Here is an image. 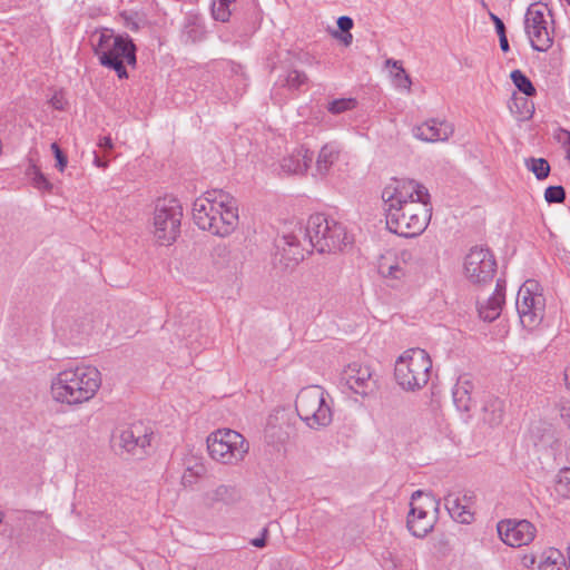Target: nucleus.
<instances>
[{
  "label": "nucleus",
  "instance_id": "1",
  "mask_svg": "<svg viewBox=\"0 0 570 570\" xmlns=\"http://www.w3.org/2000/svg\"><path fill=\"white\" fill-rule=\"evenodd\" d=\"M386 227L410 238L422 234L431 219L430 194L413 179L392 178L382 191Z\"/></svg>",
  "mask_w": 570,
  "mask_h": 570
},
{
  "label": "nucleus",
  "instance_id": "2",
  "mask_svg": "<svg viewBox=\"0 0 570 570\" xmlns=\"http://www.w3.org/2000/svg\"><path fill=\"white\" fill-rule=\"evenodd\" d=\"M193 219L202 230L229 236L238 225L237 200L223 189L207 190L194 202Z\"/></svg>",
  "mask_w": 570,
  "mask_h": 570
},
{
  "label": "nucleus",
  "instance_id": "3",
  "mask_svg": "<svg viewBox=\"0 0 570 570\" xmlns=\"http://www.w3.org/2000/svg\"><path fill=\"white\" fill-rule=\"evenodd\" d=\"M95 56L102 67L114 70L119 79H127L126 65L137 63V48L127 33H116L110 28L95 30L90 37Z\"/></svg>",
  "mask_w": 570,
  "mask_h": 570
},
{
  "label": "nucleus",
  "instance_id": "4",
  "mask_svg": "<svg viewBox=\"0 0 570 570\" xmlns=\"http://www.w3.org/2000/svg\"><path fill=\"white\" fill-rule=\"evenodd\" d=\"M100 385L101 375L96 367H69L52 379L51 395L56 402L76 405L92 399Z\"/></svg>",
  "mask_w": 570,
  "mask_h": 570
},
{
  "label": "nucleus",
  "instance_id": "5",
  "mask_svg": "<svg viewBox=\"0 0 570 570\" xmlns=\"http://www.w3.org/2000/svg\"><path fill=\"white\" fill-rule=\"evenodd\" d=\"M304 237L309 246L318 253L342 250L353 240L343 223L324 213L309 216L304 229Z\"/></svg>",
  "mask_w": 570,
  "mask_h": 570
},
{
  "label": "nucleus",
  "instance_id": "6",
  "mask_svg": "<svg viewBox=\"0 0 570 570\" xmlns=\"http://www.w3.org/2000/svg\"><path fill=\"white\" fill-rule=\"evenodd\" d=\"M432 368V360L422 348H409L395 362L394 377L396 383L409 392L424 387Z\"/></svg>",
  "mask_w": 570,
  "mask_h": 570
},
{
  "label": "nucleus",
  "instance_id": "7",
  "mask_svg": "<svg viewBox=\"0 0 570 570\" xmlns=\"http://www.w3.org/2000/svg\"><path fill=\"white\" fill-rule=\"evenodd\" d=\"M326 396V392L318 385L304 387L297 394L295 409L308 428L317 430L331 424L333 412Z\"/></svg>",
  "mask_w": 570,
  "mask_h": 570
},
{
  "label": "nucleus",
  "instance_id": "8",
  "mask_svg": "<svg viewBox=\"0 0 570 570\" xmlns=\"http://www.w3.org/2000/svg\"><path fill=\"white\" fill-rule=\"evenodd\" d=\"M207 449L213 460L223 464H237L244 460L249 445L237 431L219 429L207 436Z\"/></svg>",
  "mask_w": 570,
  "mask_h": 570
},
{
  "label": "nucleus",
  "instance_id": "9",
  "mask_svg": "<svg viewBox=\"0 0 570 570\" xmlns=\"http://www.w3.org/2000/svg\"><path fill=\"white\" fill-rule=\"evenodd\" d=\"M183 208L176 198H159L154 212V235L161 245H170L180 234Z\"/></svg>",
  "mask_w": 570,
  "mask_h": 570
},
{
  "label": "nucleus",
  "instance_id": "10",
  "mask_svg": "<svg viewBox=\"0 0 570 570\" xmlns=\"http://www.w3.org/2000/svg\"><path fill=\"white\" fill-rule=\"evenodd\" d=\"M515 307L524 327L533 328L541 323L544 317L546 298L539 292V284L535 281L528 279L519 288Z\"/></svg>",
  "mask_w": 570,
  "mask_h": 570
},
{
  "label": "nucleus",
  "instance_id": "11",
  "mask_svg": "<svg viewBox=\"0 0 570 570\" xmlns=\"http://www.w3.org/2000/svg\"><path fill=\"white\" fill-rule=\"evenodd\" d=\"M414 255L410 249H403L397 255L386 253L377 262L379 274L391 282L392 286L417 281L420 271H410L409 265Z\"/></svg>",
  "mask_w": 570,
  "mask_h": 570
},
{
  "label": "nucleus",
  "instance_id": "12",
  "mask_svg": "<svg viewBox=\"0 0 570 570\" xmlns=\"http://www.w3.org/2000/svg\"><path fill=\"white\" fill-rule=\"evenodd\" d=\"M497 272V261L489 248L473 247L464 261L466 278L476 285L490 283Z\"/></svg>",
  "mask_w": 570,
  "mask_h": 570
},
{
  "label": "nucleus",
  "instance_id": "13",
  "mask_svg": "<svg viewBox=\"0 0 570 570\" xmlns=\"http://www.w3.org/2000/svg\"><path fill=\"white\" fill-rule=\"evenodd\" d=\"M547 4L532 3L524 17V30L535 51H547L552 46V38L548 31L546 12Z\"/></svg>",
  "mask_w": 570,
  "mask_h": 570
},
{
  "label": "nucleus",
  "instance_id": "14",
  "mask_svg": "<svg viewBox=\"0 0 570 570\" xmlns=\"http://www.w3.org/2000/svg\"><path fill=\"white\" fill-rule=\"evenodd\" d=\"M151 434L147 432L142 424L135 423L115 432L111 444L119 454L127 453L141 458L145 454V449L150 445Z\"/></svg>",
  "mask_w": 570,
  "mask_h": 570
},
{
  "label": "nucleus",
  "instance_id": "15",
  "mask_svg": "<svg viewBox=\"0 0 570 570\" xmlns=\"http://www.w3.org/2000/svg\"><path fill=\"white\" fill-rule=\"evenodd\" d=\"M341 383L361 396L372 394L376 389V380L368 365L353 362L348 364L341 375Z\"/></svg>",
  "mask_w": 570,
  "mask_h": 570
},
{
  "label": "nucleus",
  "instance_id": "16",
  "mask_svg": "<svg viewBox=\"0 0 570 570\" xmlns=\"http://www.w3.org/2000/svg\"><path fill=\"white\" fill-rule=\"evenodd\" d=\"M501 540L510 547H522L533 541L535 527L528 520H502L497 525Z\"/></svg>",
  "mask_w": 570,
  "mask_h": 570
},
{
  "label": "nucleus",
  "instance_id": "17",
  "mask_svg": "<svg viewBox=\"0 0 570 570\" xmlns=\"http://www.w3.org/2000/svg\"><path fill=\"white\" fill-rule=\"evenodd\" d=\"M413 136L425 142L446 141L454 132L453 124L436 118L429 119L412 129Z\"/></svg>",
  "mask_w": 570,
  "mask_h": 570
},
{
  "label": "nucleus",
  "instance_id": "18",
  "mask_svg": "<svg viewBox=\"0 0 570 570\" xmlns=\"http://www.w3.org/2000/svg\"><path fill=\"white\" fill-rule=\"evenodd\" d=\"M406 525L414 537L424 538L433 530L434 518L429 517L428 511L424 508L414 505V503L411 502V510L407 514Z\"/></svg>",
  "mask_w": 570,
  "mask_h": 570
},
{
  "label": "nucleus",
  "instance_id": "19",
  "mask_svg": "<svg viewBox=\"0 0 570 570\" xmlns=\"http://www.w3.org/2000/svg\"><path fill=\"white\" fill-rule=\"evenodd\" d=\"M474 384L469 374L459 376L453 390L452 399L455 407L460 412H470L473 405L472 393Z\"/></svg>",
  "mask_w": 570,
  "mask_h": 570
},
{
  "label": "nucleus",
  "instance_id": "20",
  "mask_svg": "<svg viewBox=\"0 0 570 570\" xmlns=\"http://www.w3.org/2000/svg\"><path fill=\"white\" fill-rule=\"evenodd\" d=\"M313 161V153L304 147L293 150L287 157H284L281 163V168L287 174H303L307 170Z\"/></svg>",
  "mask_w": 570,
  "mask_h": 570
},
{
  "label": "nucleus",
  "instance_id": "21",
  "mask_svg": "<svg viewBox=\"0 0 570 570\" xmlns=\"http://www.w3.org/2000/svg\"><path fill=\"white\" fill-rule=\"evenodd\" d=\"M444 505L451 518L462 524H470L474 520V513L470 510L469 503H463L461 497L449 493L444 498Z\"/></svg>",
  "mask_w": 570,
  "mask_h": 570
},
{
  "label": "nucleus",
  "instance_id": "22",
  "mask_svg": "<svg viewBox=\"0 0 570 570\" xmlns=\"http://www.w3.org/2000/svg\"><path fill=\"white\" fill-rule=\"evenodd\" d=\"M503 415V401L497 396H488L482 405V421L490 426H498L502 423Z\"/></svg>",
  "mask_w": 570,
  "mask_h": 570
},
{
  "label": "nucleus",
  "instance_id": "23",
  "mask_svg": "<svg viewBox=\"0 0 570 570\" xmlns=\"http://www.w3.org/2000/svg\"><path fill=\"white\" fill-rule=\"evenodd\" d=\"M206 495L210 502H223L225 504H233L240 500L242 492L235 485L220 484L213 491L208 492Z\"/></svg>",
  "mask_w": 570,
  "mask_h": 570
},
{
  "label": "nucleus",
  "instance_id": "24",
  "mask_svg": "<svg viewBox=\"0 0 570 570\" xmlns=\"http://www.w3.org/2000/svg\"><path fill=\"white\" fill-rule=\"evenodd\" d=\"M340 149L334 144H326L320 150L316 160V171L320 176H325L332 165L338 159Z\"/></svg>",
  "mask_w": 570,
  "mask_h": 570
},
{
  "label": "nucleus",
  "instance_id": "25",
  "mask_svg": "<svg viewBox=\"0 0 570 570\" xmlns=\"http://www.w3.org/2000/svg\"><path fill=\"white\" fill-rule=\"evenodd\" d=\"M503 304L504 295L492 294L484 304L479 306L480 317L483 321L493 322L500 316Z\"/></svg>",
  "mask_w": 570,
  "mask_h": 570
},
{
  "label": "nucleus",
  "instance_id": "26",
  "mask_svg": "<svg viewBox=\"0 0 570 570\" xmlns=\"http://www.w3.org/2000/svg\"><path fill=\"white\" fill-rule=\"evenodd\" d=\"M538 570H569L560 550L550 548L541 554Z\"/></svg>",
  "mask_w": 570,
  "mask_h": 570
},
{
  "label": "nucleus",
  "instance_id": "27",
  "mask_svg": "<svg viewBox=\"0 0 570 570\" xmlns=\"http://www.w3.org/2000/svg\"><path fill=\"white\" fill-rule=\"evenodd\" d=\"M308 78L305 72L296 69L288 70L284 76H279L277 83L282 87H286L289 90H298L303 85L307 82Z\"/></svg>",
  "mask_w": 570,
  "mask_h": 570
},
{
  "label": "nucleus",
  "instance_id": "28",
  "mask_svg": "<svg viewBox=\"0 0 570 570\" xmlns=\"http://www.w3.org/2000/svg\"><path fill=\"white\" fill-rule=\"evenodd\" d=\"M510 78L514 86L528 97L535 95V88L531 80L519 69L511 72Z\"/></svg>",
  "mask_w": 570,
  "mask_h": 570
},
{
  "label": "nucleus",
  "instance_id": "29",
  "mask_svg": "<svg viewBox=\"0 0 570 570\" xmlns=\"http://www.w3.org/2000/svg\"><path fill=\"white\" fill-rule=\"evenodd\" d=\"M525 167L528 170L532 171L539 180L546 179L550 173V165L544 158H529L525 160Z\"/></svg>",
  "mask_w": 570,
  "mask_h": 570
},
{
  "label": "nucleus",
  "instance_id": "30",
  "mask_svg": "<svg viewBox=\"0 0 570 570\" xmlns=\"http://www.w3.org/2000/svg\"><path fill=\"white\" fill-rule=\"evenodd\" d=\"M27 175L31 177L32 185L37 189L51 190L52 184L47 179V177L41 173L40 168L35 163H30L27 169Z\"/></svg>",
  "mask_w": 570,
  "mask_h": 570
},
{
  "label": "nucleus",
  "instance_id": "31",
  "mask_svg": "<svg viewBox=\"0 0 570 570\" xmlns=\"http://www.w3.org/2000/svg\"><path fill=\"white\" fill-rule=\"evenodd\" d=\"M236 0H213L212 13L215 20L227 22L230 18V4Z\"/></svg>",
  "mask_w": 570,
  "mask_h": 570
},
{
  "label": "nucleus",
  "instance_id": "32",
  "mask_svg": "<svg viewBox=\"0 0 570 570\" xmlns=\"http://www.w3.org/2000/svg\"><path fill=\"white\" fill-rule=\"evenodd\" d=\"M556 491L559 495L570 499V468H564L559 472Z\"/></svg>",
  "mask_w": 570,
  "mask_h": 570
},
{
  "label": "nucleus",
  "instance_id": "33",
  "mask_svg": "<svg viewBox=\"0 0 570 570\" xmlns=\"http://www.w3.org/2000/svg\"><path fill=\"white\" fill-rule=\"evenodd\" d=\"M356 107V100L354 98H340L334 99L327 106V110L333 115H338L347 110H352Z\"/></svg>",
  "mask_w": 570,
  "mask_h": 570
},
{
  "label": "nucleus",
  "instance_id": "34",
  "mask_svg": "<svg viewBox=\"0 0 570 570\" xmlns=\"http://www.w3.org/2000/svg\"><path fill=\"white\" fill-rule=\"evenodd\" d=\"M544 199L549 204H560L566 199V190L562 186H549L544 190Z\"/></svg>",
  "mask_w": 570,
  "mask_h": 570
},
{
  "label": "nucleus",
  "instance_id": "35",
  "mask_svg": "<svg viewBox=\"0 0 570 570\" xmlns=\"http://www.w3.org/2000/svg\"><path fill=\"white\" fill-rule=\"evenodd\" d=\"M283 240L285 245L289 247V250L293 252V259L295 263H298L304 258V254L298 250L299 247V239L294 234H287L283 236Z\"/></svg>",
  "mask_w": 570,
  "mask_h": 570
},
{
  "label": "nucleus",
  "instance_id": "36",
  "mask_svg": "<svg viewBox=\"0 0 570 570\" xmlns=\"http://www.w3.org/2000/svg\"><path fill=\"white\" fill-rule=\"evenodd\" d=\"M204 472L205 468L203 464H195L194 466H188L181 478L184 485L193 484L195 479L202 476Z\"/></svg>",
  "mask_w": 570,
  "mask_h": 570
},
{
  "label": "nucleus",
  "instance_id": "37",
  "mask_svg": "<svg viewBox=\"0 0 570 570\" xmlns=\"http://www.w3.org/2000/svg\"><path fill=\"white\" fill-rule=\"evenodd\" d=\"M51 150L56 158V167L59 171L62 173L67 167L68 158L57 142L51 144Z\"/></svg>",
  "mask_w": 570,
  "mask_h": 570
},
{
  "label": "nucleus",
  "instance_id": "38",
  "mask_svg": "<svg viewBox=\"0 0 570 570\" xmlns=\"http://www.w3.org/2000/svg\"><path fill=\"white\" fill-rule=\"evenodd\" d=\"M394 78L399 87L407 90L410 89L412 82L410 76L405 72L403 67L395 69Z\"/></svg>",
  "mask_w": 570,
  "mask_h": 570
},
{
  "label": "nucleus",
  "instance_id": "39",
  "mask_svg": "<svg viewBox=\"0 0 570 570\" xmlns=\"http://www.w3.org/2000/svg\"><path fill=\"white\" fill-rule=\"evenodd\" d=\"M558 409L563 423L570 428V401L561 399Z\"/></svg>",
  "mask_w": 570,
  "mask_h": 570
},
{
  "label": "nucleus",
  "instance_id": "40",
  "mask_svg": "<svg viewBox=\"0 0 570 570\" xmlns=\"http://www.w3.org/2000/svg\"><path fill=\"white\" fill-rule=\"evenodd\" d=\"M354 22L353 19L347 16H342L337 19V27L342 32H350V30L353 28Z\"/></svg>",
  "mask_w": 570,
  "mask_h": 570
},
{
  "label": "nucleus",
  "instance_id": "41",
  "mask_svg": "<svg viewBox=\"0 0 570 570\" xmlns=\"http://www.w3.org/2000/svg\"><path fill=\"white\" fill-rule=\"evenodd\" d=\"M229 248L225 244H219L213 249V257L220 258L223 261L227 259L229 256Z\"/></svg>",
  "mask_w": 570,
  "mask_h": 570
},
{
  "label": "nucleus",
  "instance_id": "42",
  "mask_svg": "<svg viewBox=\"0 0 570 570\" xmlns=\"http://www.w3.org/2000/svg\"><path fill=\"white\" fill-rule=\"evenodd\" d=\"M490 18L494 23L495 31H497L498 36L505 33V26H504L503 21L494 13H490Z\"/></svg>",
  "mask_w": 570,
  "mask_h": 570
},
{
  "label": "nucleus",
  "instance_id": "43",
  "mask_svg": "<svg viewBox=\"0 0 570 570\" xmlns=\"http://www.w3.org/2000/svg\"><path fill=\"white\" fill-rule=\"evenodd\" d=\"M268 530L264 528L262 530V535L259 538H255L250 541V543L256 548H264L266 546V537H267Z\"/></svg>",
  "mask_w": 570,
  "mask_h": 570
},
{
  "label": "nucleus",
  "instance_id": "44",
  "mask_svg": "<svg viewBox=\"0 0 570 570\" xmlns=\"http://www.w3.org/2000/svg\"><path fill=\"white\" fill-rule=\"evenodd\" d=\"M334 37L338 38L345 46H350L353 40V36L351 32L340 33V32L335 31Z\"/></svg>",
  "mask_w": 570,
  "mask_h": 570
},
{
  "label": "nucleus",
  "instance_id": "45",
  "mask_svg": "<svg viewBox=\"0 0 570 570\" xmlns=\"http://www.w3.org/2000/svg\"><path fill=\"white\" fill-rule=\"evenodd\" d=\"M98 146L101 149H104V150L111 149L112 148V140H111V138L109 136L101 137L99 139Z\"/></svg>",
  "mask_w": 570,
  "mask_h": 570
},
{
  "label": "nucleus",
  "instance_id": "46",
  "mask_svg": "<svg viewBox=\"0 0 570 570\" xmlns=\"http://www.w3.org/2000/svg\"><path fill=\"white\" fill-rule=\"evenodd\" d=\"M499 42H500V48L503 52H508L510 50L507 33L499 35Z\"/></svg>",
  "mask_w": 570,
  "mask_h": 570
},
{
  "label": "nucleus",
  "instance_id": "47",
  "mask_svg": "<svg viewBox=\"0 0 570 570\" xmlns=\"http://www.w3.org/2000/svg\"><path fill=\"white\" fill-rule=\"evenodd\" d=\"M474 499H475V495L472 491H468L463 494V497L461 498L462 502L463 503H469L470 504V509L472 508L473 503H474Z\"/></svg>",
  "mask_w": 570,
  "mask_h": 570
},
{
  "label": "nucleus",
  "instance_id": "48",
  "mask_svg": "<svg viewBox=\"0 0 570 570\" xmlns=\"http://www.w3.org/2000/svg\"><path fill=\"white\" fill-rule=\"evenodd\" d=\"M122 17H124V19H125V26H126L128 29H130V30H132V31L138 30L139 26H138V23H137L135 20H132L131 18H129V17H127V16H125V14H122Z\"/></svg>",
  "mask_w": 570,
  "mask_h": 570
},
{
  "label": "nucleus",
  "instance_id": "49",
  "mask_svg": "<svg viewBox=\"0 0 570 570\" xmlns=\"http://www.w3.org/2000/svg\"><path fill=\"white\" fill-rule=\"evenodd\" d=\"M504 291H505V282L503 279H498L493 294L504 295Z\"/></svg>",
  "mask_w": 570,
  "mask_h": 570
},
{
  "label": "nucleus",
  "instance_id": "50",
  "mask_svg": "<svg viewBox=\"0 0 570 570\" xmlns=\"http://www.w3.org/2000/svg\"><path fill=\"white\" fill-rule=\"evenodd\" d=\"M561 135H563L566 137V139L563 140V144H566L568 146L567 158H569L570 157V131L562 129Z\"/></svg>",
  "mask_w": 570,
  "mask_h": 570
},
{
  "label": "nucleus",
  "instance_id": "51",
  "mask_svg": "<svg viewBox=\"0 0 570 570\" xmlns=\"http://www.w3.org/2000/svg\"><path fill=\"white\" fill-rule=\"evenodd\" d=\"M51 104L53 106L55 109H58V110H62L63 109V105H62V100L60 97H58L57 95H55L51 99Z\"/></svg>",
  "mask_w": 570,
  "mask_h": 570
},
{
  "label": "nucleus",
  "instance_id": "52",
  "mask_svg": "<svg viewBox=\"0 0 570 570\" xmlns=\"http://www.w3.org/2000/svg\"><path fill=\"white\" fill-rule=\"evenodd\" d=\"M94 163L97 167H100V168L107 167V161L102 160V158H100L96 151H95Z\"/></svg>",
  "mask_w": 570,
  "mask_h": 570
},
{
  "label": "nucleus",
  "instance_id": "53",
  "mask_svg": "<svg viewBox=\"0 0 570 570\" xmlns=\"http://www.w3.org/2000/svg\"><path fill=\"white\" fill-rule=\"evenodd\" d=\"M386 66H391L393 69H396L399 67H402V63L397 60H394V59H387L386 60Z\"/></svg>",
  "mask_w": 570,
  "mask_h": 570
},
{
  "label": "nucleus",
  "instance_id": "54",
  "mask_svg": "<svg viewBox=\"0 0 570 570\" xmlns=\"http://www.w3.org/2000/svg\"><path fill=\"white\" fill-rule=\"evenodd\" d=\"M422 491L417 490L412 494V501H415L417 498L422 497Z\"/></svg>",
  "mask_w": 570,
  "mask_h": 570
},
{
  "label": "nucleus",
  "instance_id": "55",
  "mask_svg": "<svg viewBox=\"0 0 570 570\" xmlns=\"http://www.w3.org/2000/svg\"><path fill=\"white\" fill-rule=\"evenodd\" d=\"M426 498H428V500L430 501V504H433V503L435 504V511H438V510H439V501H434V500H433L432 498H430V497H426Z\"/></svg>",
  "mask_w": 570,
  "mask_h": 570
},
{
  "label": "nucleus",
  "instance_id": "56",
  "mask_svg": "<svg viewBox=\"0 0 570 570\" xmlns=\"http://www.w3.org/2000/svg\"><path fill=\"white\" fill-rule=\"evenodd\" d=\"M568 561H569L568 569H570V543H569V547H568Z\"/></svg>",
  "mask_w": 570,
  "mask_h": 570
},
{
  "label": "nucleus",
  "instance_id": "57",
  "mask_svg": "<svg viewBox=\"0 0 570 570\" xmlns=\"http://www.w3.org/2000/svg\"><path fill=\"white\" fill-rule=\"evenodd\" d=\"M181 332H183V335H187V331L184 328V325H181ZM188 336H190V334H188Z\"/></svg>",
  "mask_w": 570,
  "mask_h": 570
},
{
  "label": "nucleus",
  "instance_id": "58",
  "mask_svg": "<svg viewBox=\"0 0 570 570\" xmlns=\"http://www.w3.org/2000/svg\"><path fill=\"white\" fill-rule=\"evenodd\" d=\"M3 521V512L0 511V523Z\"/></svg>",
  "mask_w": 570,
  "mask_h": 570
},
{
  "label": "nucleus",
  "instance_id": "59",
  "mask_svg": "<svg viewBox=\"0 0 570 570\" xmlns=\"http://www.w3.org/2000/svg\"><path fill=\"white\" fill-rule=\"evenodd\" d=\"M566 1H567V3L570 6V0H566Z\"/></svg>",
  "mask_w": 570,
  "mask_h": 570
}]
</instances>
